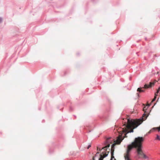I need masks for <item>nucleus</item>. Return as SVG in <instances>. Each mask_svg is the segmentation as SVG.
<instances>
[{
    "label": "nucleus",
    "mask_w": 160,
    "mask_h": 160,
    "mask_svg": "<svg viewBox=\"0 0 160 160\" xmlns=\"http://www.w3.org/2000/svg\"><path fill=\"white\" fill-rule=\"evenodd\" d=\"M151 131H149V132H148L146 134H145V135H144V137L146 136H147L148 135V134H150L151 132Z\"/></svg>",
    "instance_id": "15"
},
{
    "label": "nucleus",
    "mask_w": 160,
    "mask_h": 160,
    "mask_svg": "<svg viewBox=\"0 0 160 160\" xmlns=\"http://www.w3.org/2000/svg\"><path fill=\"white\" fill-rule=\"evenodd\" d=\"M91 147V146L90 145H89L88 146L87 148V149H88L90 147Z\"/></svg>",
    "instance_id": "18"
},
{
    "label": "nucleus",
    "mask_w": 160,
    "mask_h": 160,
    "mask_svg": "<svg viewBox=\"0 0 160 160\" xmlns=\"http://www.w3.org/2000/svg\"><path fill=\"white\" fill-rule=\"evenodd\" d=\"M123 132H126V131H122ZM128 132H127V133H131L133 132V131H128Z\"/></svg>",
    "instance_id": "12"
},
{
    "label": "nucleus",
    "mask_w": 160,
    "mask_h": 160,
    "mask_svg": "<svg viewBox=\"0 0 160 160\" xmlns=\"http://www.w3.org/2000/svg\"><path fill=\"white\" fill-rule=\"evenodd\" d=\"M93 160H95L94 157H93Z\"/></svg>",
    "instance_id": "20"
},
{
    "label": "nucleus",
    "mask_w": 160,
    "mask_h": 160,
    "mask_svg": "<svg viewBox=\"0 0 160 160\" xmlns=\"http://www.w3.org/2000/svg\"><path fill=\"white\" fill-rule=\"evenodd\" d=\"M44 122V120H43L42 121V122Z\"/></svg>",
    "instance_id": "21"
},
{
    "label": "nucleus",
    "mask_w": 160,
    "mask_h": 160,
    "mask_svg": "<svg viewBox=\"0 0 160 160\" xmlns=\"http://www.w3.org/2000/svg\"><path fill=\"white\" fill-rule=\"evenodd\" d=\"M97 149H98V148H97Z\"/></svg>",
    "instance_id": "26"
},
{
    "label": "nucleus",
    "mask_w": 160,
    "mask_h": 160,
    "mask_svg": "<svg viewBox=\"0 0 160 160\" xmlns=\"http://www.w3.org/2000/svg\"><path fill=\"white\" fill-rule=\"evenodd\" d=\"M2 21V18L1 17H0V23H1Z\"/></svg>",
    "instance_id": "17"
},
{
    "label": "nucleus",
    "mask_w": 160,
    "mask_h": 160,
    "mask_svg": "<svg viewBox=\"0 0 160 160\" xmlns=\"http://www.w3.org/2000/svg\"><path fill=\"white\" fill-rule=\"evenodd\" d=\"M137 151L138 155H140L141 157L144 158H147L146 156L143 153L142 148H137Z\"/></svg>",
    "instance_id": "6"
},
{
    "label": "nucleus",
    "mask_w": 160,
    "mask_h": 160,
    "mask_svg": "<svg viewBox=\"0 0 160 160\" xmlns=\"http://www.w3.org/2000/svg\"><path fill=\"white\" fill-rule=\"evenodd\" d=\"M79 53H77V55H79Z\"/></svg>",
    "instance_id": "19"
},
{
    "label": "nucleus",
    "mask_w": 160,
    "mask_h": 160,
    "mask_svg": "<svg viewBox=\"0 0 160 160\" xmlns=\"http://www.w3.org/2000/svg\"><path fill=\"white\" fill-rule=\"evenodd\" d=\"M150 105L145 106L143 108L144 112L143 115L140 118L137 119H124L122 121L123 125L125 126L126 129L123 128L122 130H133L140 124L143 121L145 120L149 115V110L148 108Z\"/></svg>",
    "instance_id": "1"
},
{
    "label": "nucleus",
    "mask_w": 160,
    "mask_h": 160,
    "mask_svg": "<svg viewBox=\"0 0 160 160\" xmlns=\"http://www.w3.org/2000/svg\"><path fill=\"white\" fill-rule=\"evenodd\" d=\"M109 151L110 149H109L108 151H106L105 150V151L103 152L100 155V158L99 160H103V158L107 156L109 152Z\"/></svg>",
    "instance_id": "7"
},
{
    "label": "nucleus",
    "mask_w": 160,
    "mask_h": 160,
    "mask_svg": "<svg viewBox=\"0 0 160 160\" xmlns=\"http://www.w3.org/2000/svg\"><path fill=\"white\" fill-rule=\"evenodd\" d=\"M158 72L157 73V74H158Z\"/></svg>",
    "instance_id": "25"
},
{
    "label": "nucleus",
    "mask_w": 160,
    "mask_h": 160,
    "mask_svg": "<svg viewBox=\"0 0 160 160\" xmlns=\"http://www.w3.org/2000/svg\"><path fill=\"white\" fill-rule=\"evenodd\" d=\"M156 81H152L149 82V84H145L144 86V88H150L152 87V86L154 85L155 82Z\"/></svg>",
    "instance_id": "8"
},
{
    "label": "nucleus",
    "mask_w": 160,
    "mask_h": 160,
    "mask_svg": "<svg viewBox=\"0 0 160 160\" xmlns=\"http://www.w3.org/2000/svg\"><path fill=\"white\" fill-rule=\"evenodd\" d=\"M155 139L156 140H160V137L159 136L157 135Z\"/></svg>",
    "instance_id": "13"
},
{
    "label": "nucleus",
    "mask_w": 160,
    "mask_h": 160,
    "mask_svg": "<svg viewBox=\"0 0 160 160\" xmlns=\"http://www.w3.org/2000/svg\"><path fill=\"white\" fill-rule=\"evenodd\" d=\"M133 148L134 147L132 145V143L131 144L128 146L126 152L124 154L125 160H131L130 159V152Z\"/></svg>",
    "instance_id": "4"
},
{
    "label": "nucleus",
    "mask_w": 160,
    "mask_h": 160,
    "mask_svg": "<svg viewBox=\"0 0 160 160\" xmlns=\"http://www.w3.org/2000/svg\"><path fill=\"white\" fill-rule=\"evenodd\" d=\"M137 91L139 92H143L144 90L141 89L140 88H139L137 89Z\"/></svg>",
    "instance_id": "10"
},
{
    "label": "nucleus",
    "mask_w": 160,
    "mask_h": 160,
    "mask_svg": "<svg viewBox=\"0 0 160 160\" xmlns=\"http://www.w3.org/2000/svg\"><path fill=\"white\" fill-rule=\"evenodd\" d=\"M144 139V138L142 137H139L136 138L134 141L132 142V145L134 148H142V144Z\"/></svg>",
    "instance_id": "3"
},
{
    "label": "nucleus",
    "mask_w": 160,
    "mask_h": 160,
    "mask_svg": "<svg viewBox=\"0 0 160 160\" xmlns=\"http://www.w3.org/2000/svg\"><path fill=\"white\" fill-rule=\"evenodd\" d=\"M158 95H157V94H156V93H155V98L153 99V100H152V102H154L156 99V97Z\"/></svg>",
    "instance_id": "14"
},
{
    "label": "nucleus",
    "mask_w": 160,
    "mask_h": 160,
    "mask_svg": "<svg viewBox=\"0 0 160 160\" xmlns=\"http://www.w3.org/2000/svg\"><path fill=\"white\" fill-rule=\"evenodd\" d=\"M121 142V140L119 138H118L117 141L113 144L111 146V158L110 160H116L114 156V146L116 144H119Z\"/></svg>",
    "instance_id": "5"
},
{
    "label": "nucleus",
    "mask_w": 160,
    "mask_h": 160,
    "mask_svg": "<svg viewBox=\"0 0 160 160\" xmlns=\"http://www.w3.org/2000/svg\"><path fill=\"white\" fill-rule=\"evenodd\" d=\"M73 110V109L71 107H70L69 108V111H70V112H72V111Z\"/></svg>",
    "instance_id": "16"
},
{
    "label": "nucleus",
    "mask_w": 160,
    "mask_h": 160,
    "mask_svg": "<svg viewBox=\"0 0 160 160\" xmlns=\"http://www.w3.org/2000/svg\"><path fill=\"white\" fill-rule=\"evenodd\" d=\"M118 138H119L120 140H121V142L122 139L120 136L117 138L116 140H114V139L111 137H109L107 138L105 144L106 146L103 147L102 149L107 151V148H108L110 147V144L112 143L113 142H114L113 144L114 143V142L117 141Z\"/></svg>",
    "instance_id": "2"
},
{
    "label": "nucleus",
    "mask_w": 160,
    "mask_h": 160,
    "mask_svg": "<svg viewBox=\"0 0 160 160\" xmlns=\"http://www.w3.org/2000/svg\"><path fill=\"white\" fill-rule=\"evenodd\" d=\"M160 91V86L159 87L158 89L157 90V92H156V94H157V95H158V94L159 93Z\"/></svg>",
    "instance_id": "11"
},
{
    "label": "nucleus",
    "mask_w": 160,
    "mask_h": 160,
    "mask_svg": "<svg viewBox=\"0 0 160 160\" xmlns=\"http://www.w3.org/2000/svg\"><path fill=\"white\" fill-rule=\"evenodd\" d=\"M145 40H147V38H145Z\"/></svg>",
    "instance_id": "23"
},
{
    "label": "nucleus",
    "mask_w": 160,
    "mask_h": 160,
    "mask_svg": "<svg viewBox=\"0 0 160 160\" xmlns=\"http://www.w3.org/2000/svg\"><path fill=\"white\" fill-rule=\"evenodd\" d=\"M137 94H138V93H137Z\"/></svg>",
    "instance_id": "24"
},
{
    "label": "nucleus",
    "mask_w": 160,
    "mask_h": 160,
    "mask_svg": "<svg viewBox=\"0 0 160 160\" xmlns=\"http://www.w3.org/2000/svg\"><path fill=\"white\" fill-rule=\"evenodd\" d=\"M99 151H100V150H101L99 148Z\"/></svg>",
    "instance_id": "22"
},
{
    "label": "nucleus",
    "mask_w": 160,
    "mask_h": 160,
    "mask_svg": "<svg viewBox=\"0 0 160 160\" xmlns=\"http://www.w3.org/2000/svg\"><path fill=\"white\" fill-rule=\"evenodd\" d=\"M150 130H160V125L159 127H157L156 128H153L152 129Z\"/></svg>",
    "instance_id": "9"
}]
</instances>
